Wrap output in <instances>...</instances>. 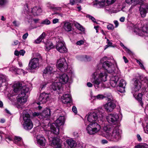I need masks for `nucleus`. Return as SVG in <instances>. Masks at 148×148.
<instances>
[{
	"label": "nucleus",
	"mask_w": 148,
	"mask_h": 148,
	"mask_svg": "<svg viewBox=\"0 0 148 148\" xmlns=\"http://www.w3.org/2000/svg\"><path fill=\"white\" fill-rule=\"evenodd\" d=\"M105 115L104 111L102 109L96 110L89 112L86 116L88 121L91 123L89 124L86 127V130L90 134H95L100 129V125L95 121H103Z\"/></svg>",
	"instance_id": "1"
},
{
	"label": "nucleus",
	"mask_w": 148,
	"mask_h": 148,
	"mask_svg": "<svg viewBox=\"0 0 148 148\" xmlns=\"http://www.w3.org/2000/svg\"><path fill=\"white\" fill-rule=\"evenodd\" d=\"M96 71L92 75L91 82L93 84L96 88L104 87L103 82L107 80V73L105 71L100 67H97Z\"/></svg>",
	"instance_id": "2"
},
{
	"label": "nucleus",
	"mask_w": 148,
	"mask_h": 148,
	"mask_svg": "<svg viewBox=\"0 0 148 148\" xmlns=\"http://www.w3.org/2000/svg\"><path fill=\"white\" fill-rule=\"evenodd\" d=\"M14 91L16 93L19 92L17 97V101L22 105L26 103L27 96L26 94L31 89L27 86L23 85L22 83L17 82L14 85Z\"/></svg>",
	"instance_id": "3"
},
{
	"label": "nucleus",
	"mask_w": 148,
	"mask_h": 148,
	"mask_svg": "<svg viewBox=\"0 0 148 148\" xmlns=\"http://www.w3.org/2000/svg\"><path fill=\"white\" fill-rule=\"evenodd\" d=\"M107 58L106 56L101 58L100 60L101 63L98 65L97 67H100L109 73H113L115 72V66L117 67V63L113 59L110 61H106Z\"/></svg>",
	"instance_id": "4"
},
{
	"label": "nucleus",
	"mask_w": 148,
	"mask_h": 148,
	"mask_svg": "<svg viewBox=\"0 0 148 148\" xmlns=\"http://www.w3.org/2000/svg\"><path fill=\"white\" fill-rule=\"evenodd\" d=\"M119 129V127L117 126L114 127L111 125H105L103 128L104 132L101 133L100 134L106 138H108V136L111 135L112 138L119 139L120 136Z\"/></svg>",
	"instance_id": "5"
},
{
	"label": "nucleus",
	"mask_w": 148,
	"mask_h": 148,
	"mask_svg": "<svg viewBox=\"0 0 148 148\" xmlns=\"http://www.w3.org/2000/svg\"><path fill=\"white\" fill-rule=\"evenodd\" d=\"M140 0H126V2L128 4L134 3V4H139L140 5L139 10L140 15L143 18L146 16V14L148 11V4L143 2H140Z\"/></svg>",
	"instance_id": "6"
},
{
	"label": "nucleus",
	"mask_w": 148,
	"mask_h": 148,
	"mask_svg": "<svg viewBox=\"0 0 148 148\" xmlns=\"http://www.w3.org/2000/svg\"><path fill=\"white\" fill-rule=\"evenodd\" d=\"M133 80L134 82V87L132 89V92L134 96L138 101L142 100V94L141 93H138V92L141 87V83L136 79H134Z\"/></svg>",
	"instance_id": "7"
},
{
	"label": "nucleus",
	"mask_w": 148,
	"mask_h": 148,
	"mask_svg": "<svg viewBox=\"0 0 148 148\" xmlns=\"http://www.w3.org/2000/svg\"><path fill=\"white\" fill-rule=\"evenodd\" d=\"M65 121L64 116H60L51 125L50 128L51 132L56 135L59 133V127L64 124Z\"/></svg>",
	"instance_id": "8"
},
{
	"label": "nucleus",
	"mask_w": 148,
	"mask_h": 148,
	"mask_svg": "<svg viewBox=\"0 0 148 148\" xmlns=\"http://www.w3.org/2000/svg\"><path fill=\"white\" fill-rule=\"evenodd\" d=\"M23 119L24 122L23 124L24 129L27 130L31 129L33 127V124L30 118L29 114L26 110H24L23 112Z\"/></svg>",
	"instance_id": "9"
},
{
	"label": "nucleus",
	"mask_w": 148,
	"mask_h": 148,
	"mask_svg": "<svg viewBox=\"0 0 148 148\" xmlns=\"http://www.w3.org/2000/svg\"><path fill=\"white\" fill-rule=\"evenodd\" d=\"M131 27L133 32L139 36H143L145 33H148V25L145 27H140V24H132Z\"/></svg>",
	"instance_id": "10"
},
{
	"label": "nucleus",
	"mask_w": 148,
	"mask_h": 148,
	"mask_svg": "<svg viewBox=\"0 0 148 148\" xmlns=\"http://www.w3.org/2000/svg\"><path fill=\"white\" fill-rule=\"evenodd\" d=\"M56 41V48L58 51L63 53L67 52V49L63 41L61 39L57 38Z\"/></svg>",
	"instance_id": "11"
},
{
	"label": "nucleus",
	"mask_w": 148,
	"mask_h": 148,
	"mask_svg": "<svg viewBox=\"0 0 148 148\" xmlns=\"http://www.w3.org/2000/svg\"><path fill=\"white\" fill-rule=\"evenodd\" d=\"M58 69L62 72H66L68 68L65 59L63 58H60L57 61Z\"/></svg>",
	"instance_id": "12"
},
{
	"label": "nucleus",
	"mask_w": 148,
	"mask_h": 148,
	"mask_svg": "<svg viewBox=\"0 0 148 148\" xmlns=\"http://www.w3.org/2000/svg\"><path fill=\"white\" fill-rule=\"evenodd\" d=\"M50 95L45 92H42L40 94L37 98V101L38 104L46 103L49 99Z\"/></svg>",
	"instance_id": "13"
},
{
	"label": "nucleus",
	"mask_w": 148,
	"mask_h": 148,
	"mask_svg": "<svg viewBox=\"0 0 148 148\" xmlns=\"http://www.w3.org/2000/svg\"><path fill=\"white\" fill-rule=\"evenodd\" d=\"M42 60V57L41 56H40L39 59L38 58H34L31 60L29 64V69L32 70L38 67L39 62Z\"/></svg>",
	"instance_id": "14"
},
{
	"label": "nucleus",
	"mask_w": 148,
	"mask_h": 148,
	"mask_svg": "<svg viewBox=\"0 0 148 148\" xmlns=\"http://www.w3.org/2000/svg\"><path fill=\"white\" fill-rule=\"evenodd\" d=\"M119 118L118 115L116 114H110L106 116L107 121L110 124L115 125L117 123Z\"/></svg>",
	"instance_id": "15"
},
{
	"label": "nucleus",
	"mask_w": 148,
	"mask_h": 148,
	"mask_svg": "<svg viewBox=\"0 0 148 148\" xmlns=\"http://www.w3.org/2000/svg\"><path fill=\"white\" fill-rule=\"evenodd\" d=\"M108 101L110 102L104 104L103 107L107 111L111 112L116 107V101L113 100V98L112 100L109 101L108 100Z\"/></svg>",
	"instance_id": "16"
},
{
	"label": "nucleus",
	"mask_w": 148,
	"mask_h": 148,
	"mask_svg": "<svg viewBox=\"0 0 148 148\" xmlns=\"http://www.w3.org/2000/svg\"><path fill=\"white\" fill-rule=\"evenodd\" d=\"M49 145L55 148H64L62 147V142L60 139H49Z\"/></svg>",
	"instance_id": "17"
},
{
	"label": "nucleus",
	"mask_w": 148,
	"mask_h": 148,
	"mask_svg": "<svg viewBox=\"0 0 148 148\" xmlns=\"http://www.w3.org/2000/svg\"><path fill=\"white\" fill-rule=\"evenodd\" d=\"M91 97L93 99H97L99 100H102L104 98H107L109 101L112 100L113 97L110 94H104V95L102 94H98L97 96H93L91 95Z\"/></svg>",
	"instance_id": "18"
},
{
	"label": "nucleus",
	"mask_w": 148,
	"mask_h": 148,
	"mask_svg": "<svg viewBox=\"0 0 148 148\" xmlns=\"http://www.w3.org/2000/svg\"><path fill=\"white\" fill-rule=\"evenodd\" d=\"M55 71L53 67L48 66L44 70L43 76H48V77L51 76L54 74Z\"/></svg>",
	"instance_id": "19"
},
{
	"label": "nucleus",
	"mask_w": 148,
	"mask_h": 148,
	"mask_svg": "<svg viewBox=\"0 0 148 148\" xmlns=\"http://www.w3.org/2000/svg\"><path fill=\"white\" fill-rule=\"evenodd\" d=\"M69 79V77L66 73L60 75L57 78V80L61 83L62 85L67 83L68 82Z\"/></svg>",
	"instance_id": "20"
},
{
	"label": "nucleus",
	"mask_w": 148,
	"mask_h": 148,
	"mask_svg": "<svg viewBox=\"0 0 148 148\" xmlns=\"http://www.w3.org/2000/svg\"><path fill=\"white\" fill-rule=\"evenodd\" d=\"M119 81V82L117 86V89L120 92H124L125 91V88L126 84V82L123 79L120 78Z\"/></svg>",
	"instance_id": "21"
},
{
	"label": "nucleus",
	"mask_w": 148,
	"mask_h": 148,
	"mask_svg": "<svg viewBox=\"0 0 148 148\" xmlns=\"http://www.w3.org/2000/svg\"><path fill=\"white\" fill-rule=\"evenodd\" d=\"M119 79L120 78L117 75L111 76L110 81L111 86L113 87H117L118 82L119 81Z\"/></svg>",
	"instance_id": "22"
},
{
	"label": "nucleus",
	"mask_w": 148,
	"mask_h": 148,
	"mask_svg": "<svg viewBox=\"0 0 148 148\" xmlns=\"http://www.w3.org/2000/svg\"><path fill=\"white\" fill-rule=\"evenodd\" d=\"M62 102L64 104L70 103L71 101V98L69 94H65L63 95L61 97Z\"/></svg>",
	"instance_id": "23"
},
{
	"label": "nucleus",
	"mask_w": 148,
	"mask_h": 148,
	"mask_svg": "<svg viewBox=\"0 0 148 148\" xmlns=\"http://www.w3.org/2000/svg\"><path fill=\"white\" fill-rule=\"evenodd\" d=\"M51 115L50 110L48 108L45 109L40 113V119H43Z\"/></svg>",
	"instance_id": "24"
},
{
	"label": "nucleus",
	"mask_w": 148,
	"mask_h": 148,
	"mask_svg": "<svg viewBox=\"0 0 148 148\" xmlns=\"http://www.w3.org/2000/svg\"><path fill=\"white\" fill-rule=\"evenodd\" d=\"M63 28L65 31L70 32L72 31V27L71 23L68 21H65L63 22Z\"/></svg>",
	"instance_id": "25"
},
{
	"label": "nucleus",
	"mask_w": 148,
	"mask_h": 148,
	"mask_svg": "<svg viewBox=\"0 0 148 148\" xmlns=\"http://www.w3.org/2000/svg\"><path fill=\"white\" fill-rule=\"evenodd\" d=\"M8 78L7 77L3 75H0V87L3 86H7Z\"/></svg>",
	"instance_id": "26"
},
{
	"label": "nucleus",
	"mask_w": 148,
	"mask_h": 148,
	"mask_svg": "<svg viewBox=\"0 0 148 148\" xmlns=\"http://www.w3.org/2000/svg\"><path fill=\"white\" fill-rule=\"evenodd\" d=\"M62 86V85L61 84V83H60L57 80L52 84L51 88L54 90H59L60 89Z\"/></svg>",
	"instance_id": "27"
},
{
	"label": "nucleus",
	"mask_w": 148,
	"mask_h": 148,
	"mask_svg": "<svg viewBox=\"0 0 148 148\" xmlns=\"http://www.w3.org/2000/svg\"><path fill=\"white\" fill-rule=\"evenodd\" d=\"M42 12V9L40 7L35 6L32 9V13L35 16L40 15Z\"/></svg>",
	"instance_id": "28"
},
{
	"label": "nucleus",
	"mask_w": 148,
	"mask_h": 148,
	"mask_svg": "<svg viewBox=\"0 0 148 148\" xmlns=\"http://www.w3.org/2000/svg\"><path fill=\"white\" fill-rule=\"evenodd\" d=\"M66 142L70 148H74L77 145L76 141L74 139H67Z\"/></svg>",
	"instance_id": "29"
},
{
	"label": "nucleus",
	"mask_w": 148,
	"mask_h": 148,
	"mask_svg": "<svg viewBox=\"0 0 148 148\" xmlns=\"http://www.w3.org/2000/svg\"><path fill=\"white\" fill-rule=\"evenodd\" d=\"M107 3H106V0H101V1H97L94 4V5H96L97 7L100 8L106 6Z\"/></svg>",
	"instance_id": "30"
},
{
	"label": "nucleus",
	"mask_w": 148,
	"mask_h": 148,
	"mask_svg": "<svg viewBox=\"0 0 148 148\" xmlns=\"http://www.w3.org/2000/svg\"><path fill=\"white\" fill-rule=\"evenodd\" d=\"M46 36L45 33L44 32H43L37 39L35 40V43L37 44L40 43L45 38Z\"/></svg>",
	"instance_id": "31"
},
{
	"label": "nucleus",
	"mask_w": 148,
	"mask_h": 148,
	"mask_svg": "<svg viewBox=\"0 0 148 148\" xmlns=\"http://www.w3.org/2000/svg\"><path fill=\"white\" fill-rule=\"evenodd\" d=\"M36 141L40 147H43L45 146L46 143L45 139H36Z\"/></svg>",
	"instance_id": "32"
},
{
	"label": "nucleus",
	"mask_w": 148,
	"mask_h": 148,
	"mask_svg": "<svg viewBox=\"0 0 148 148\" xmlns=\"http://www.w3.org/2000/svg\"><path fill=\"white\" fill-rule=\"evenodd\" d=\"M53 47V45L51 42L47 43L45 45V49L47 51H48Z\"/></svg>",
	"instance_id": "33"
},
{
	"label": "nucleus",
	"mask_w": 148,
	"mask_h": 148,
	"mask_svg": "<svg viewBox=\"0 0 148 148\" xmlns=\"http://www.w3.org/2000/svg\"><path fill=\"white\" fill-rule=\"evenodd\" d=\"M135 148H148V145L145 143L139 144L135 146Z\"/></svg>",
	"instance_id": "34"
},
{
	"label": "nucleus",
	"mask_w": 148,
	"mask_h": 148,
	"mask_svg": "<svg viewBox=\"0 0 148 148\" xmlns=\"http://www.w3.org/2000/svg\"><path fill=\"white\" fill-rule=\"evenodd\" d=\"M9 141L6 140L7 142L9 143V142L12 141L14 143L18 144V143L21 140V139H8Z\"/></svg>",
	"instance_id": "35"
},
{
	"label": "nucleus",
	"mask_w": 148,
	"mask_h": 148,
	"mask_svg": "<svg viewBox=\"0 0 148 148\" xmlns=\"http://www.w3.org/2000/svg\"><path fill=\"white\" fill-rule=\"evenodd\" d=\"M75 26L76 28L82 31L83 29V27L78 23H75Z\"/></svg>",
	"instance_id": "36"
},
{
	"label": "nucleus",
	"mask_w": 148,
	"mask_h": 148,
	"mask_svg": "<svg viewBox=\"0 0 148 148\" xmlns=\"http://www.w3.org/2000/svg\"><path fill=\"white\" fill-rule=\"evenodd\" d=\"M116 0H106V3L110 5L113 3Z\"/></svg>",
	"instance_id": "37"
},
{
	"label": "nucleus",
	"mask_w": 148,
	"mask_h": 148,
	"mask_svg": "<svg viewBox=\"0 0 148 148\" xmlns=\"http://www.w3.org/2000/svg\"><path fill=\"white\" fill-rule=\"evenodd\" d=\"M88 18L90 19H91L93 22L95 23H97V22L95 21V18L93 16H90L89 15H87L86 16Z\"/></svg>",
	"instance_id": "38"
},
{
	"label": "nucleus",
	"mask_w": 148,
	"mask_h": 148,
	"mask_svg": "<svg viewBox=\"0 0 148 148\" xmlns=\"http://www.w3.org/2000/svg\"><path fill=\"white\" fill-rule=\"evenodd\" d=\"M50 23V21L47 19H46L43 21L41 23V24H45V25H49Z\"/></svg>",
	"instance_id": "39"
},
{
	"label": "nucleus",
	"mask_w": 148,
	"mask_h": 148,
	"mask_svg": "<svg viewBox=\"0 0 148 148\" xmlns=\"http://www.w3.org/2000/svg\"><path fill=\"white\" fill-rule=\"evenodd\" d=\"M107 43L108 44V45L106 46V47L104 49H106L109 46H112V43L110 42L109 40L108 39H107Z\"/></svg>",
	"instance_id": "40"
},
{
	"label": "nucleus",
	"mask_w": 148,
	"mask_h": 148,
	"mask_svg": "<svg viewBox=\"0 0 148 148\" xmlns=\"http://www.w3.org/2000/svg\"><path fill=\"white\" fill-rule=\"evenodd\" d=\"M107 28L108 30H112L114 29V27L113 25L109 24L107 25Z\"/></svg>",
	"instance_id": "41"
},
{
	"label": "nucleus",
	"mask_w": 148,
	"mask_h": 148,
	"mask_svg": "<svg viewBox=\"0 0 148 148\" xmlns=\"http://www.w3.org/2000/svg\"><path fill=\"white\" fill-rule=\"evenodd\" d=\"M8 3L7 0H0V5H3Z\"/></svg>",
	"instance_id": "42"
},
{
	"label": "nucleus",
	"mask_w": 148,
	"mask_h": 148,
	"mask_svg": "<svg viewBox=\"0 0 148 148\" xmlns=\"http://www.w3.org/2000/svg\"><path fill=\"white\" fill-rule=\"evenodd\" d=\"M33 115L34 117L38 116L40 118V113L38 112H34L33 113Z\"/></svg>",
	"instance_id": "43"
},
{
	"label": "nucleus",
	"mask_w": 148,
	"mask_h": 148,
	"mask_svg": "<svg viewBox=\"0 0 148 148\" xmlns=\"http://www.w3.org/2000/svg\"><path fill=\"white\" fill-rule=\"evenodd\" d=\"M110 5H108L107 4H106V6H105V9L106 10L108 11H110L112 10V8L110 7H109Z\"/></svg>",
	"instance_id": "44"
},
{
	"label": "nucleus",
	"mask_w": 148,
	"mask_h": 148,
	"mask_svg": "<svg viewBox=\"0 0 148 148\" xmlns=\"http://www.w3.org/2000/svg\"><path fill=\"white\" fill-rule=\"evenodd\" d=\"M137 62L138 63L140 67H141V68L142 69H145V68L144 67V66L143 64L141 63L140 61H139L138 60H137Z\"/></svg>",
	"instance_id": "45"
},
{
	"label": "nucleus",
	"mask_w": 148,
	"mask_h": 148,
	"mask_svg": "<svg viewBox=\"0 0 148 148\" xmlns=\"http://www.w3.org/2000/svg\"><path fill=\"white\" fill-rule=\"evenodd\" d=\"M90 58L89 56L86 55L85 56L84 58V60L86 61H90Z\"/></svg>",
	"instance_id": "46"
},
{
	"label": "nucleus",
	"mask_w": 148,
	"mask_h": 148,
	"mask_svg": "<svg viewBox=\"0 0 148 148\" xmlns=\"http://www.w3.org/2000/svg\"><path fill=\"white\" fill-rule=\"evenodd\" d=\"M72 110L75 114L77 113V110L75 106H73L72 107Z\"/></svg>",
	"instance_id": "47"
},
{
	"label": "nucleus",
	"mask_w": 148,
	"mask_h": 148,
	"mask_svg": "<svg viewBox=\"0 0 148 148\" xmlns=\"http://www.w3.org/2000/svg\"><path fill=\"white\" fill-rule=\"evenodd\" d=\"M46 85V83H43L42 84H41L40 88V89H41V90H42L43 89V88L45 87Z\"/></svg>",
	"instance_id": "48"
},
{
	"label": "nucleus",
	"mask_w": 148,
	"mask_h": 148,
	"mask_svg": "<svg viewBox=\"0 0 148 148\" xmlns=\"http://www.w3.org/2000/svg\"><path fill=\"white\" fill-rule=\"evenodd\" d=\"M59 19L54 18L53 20L52 23L53 24H56L59 22Z\"/></svg>",
	"instance_id": "49"
},
{
	"label": "nucleus",
	"mask_w": 148,
	"mask_h": 148,
	"mask_svg": "<svg viewBox=\"0 0 148 148\" xmlns=\"http://www.w3.org/2000/svg\"><path fill=\"white\" fill-rule=\"evenodd\" d=\"M146 132L148 133V119L146 120Z\"/></svg>",
	"instance_id": "50"
},
{
	"label": "nucleus",
	"mask_w": 148,
	"mask_h": 148,
	"mask_svg": "<svg viewBox=\"0 0 148 148\" xmlns=\"http://www.w3.org/2000/svg\"><path fill=\"white\" fill-rule=\"evenodd\" d=\"M75 0H71L70 1V3L71 5H74L75 4H77Z\"/></svg>",
	"instance_id": "51"
},
{
	"label": "nucleus",
	"mask_w": 148,
	"mask_h": 148,
	"mask_svg": "<svg viewBox=\"0 0 148 148\" xmlns=\"http://www.w3.org/2000/svg\"><path fill=\"white\" fill-rule=\"evenodd\" d=\"M28 35V34L27 33H26L25 34H24L23 35V37H22V38H23V39L24 40L27 37Z\"/></svg>",
	"instance_id": "52"
},
{
	"label": "nucleus",
	"mask_w": 148,
	"mask_h": 148,
	"mask_svg": "<svg viewBox=\"0 0 148 148\" xmlns=\"http://www.w3.org/2000/svg\"><path fill=\"white\" fill-rule=\"evenodd\" d=\"M76 44L78 45H82L83 44V41L82 40L79 41L77 42Z\"/></svg>",
	"instance_id": "53"
},
{
	"label": "nucleus",
	"mask_w": 148,
	"mask_h": 148,
	"mask_svg": "<svg viewBox=\"0 0 148 148\" xmlns=\"http://www.w3.org/2000/svg\"><path fill=\"white\" fill-rule=\"evenodd\" d=\"M5 136V134L3 133V132L0 131V136L1 137V138H3L4 136Z\"/></svg>",
	"instance_id": "54"
},
{
	"label": "nucleus",
	"mask_w": 148,
	"mask_h": 148,
	"mask_svg": "<svg viewBox=\"0 0 148 148\" xmlns=\"http://www.w3.org/2000/svg\"><path fill=\"white\" fill-rule=\"evenodd\" d=\"M25 53L24 50H22L19 51V54L20 55L23 56Z\"/></svg>",
	"instance_id": "55"
},
{
	"label": "nucleus",
	"mask_w": 148,
	"mask_h": 148,
	"mask_svg": "<svg viewBox=\"0 0 148 148\" xmlns=\"http://www.w3.org/2000/svg\"><path fill=\"white\" fill-rule=\"evenodd\" d=\"M114 23L115 25V27H117L119 25L118 21H114Z\"/></svg>",
	"instance_id": "56"
},
{
	"label": "nucleus",
	"mask_w": 148,
	"mask_h": 148,
	"mask_svg": "<svg viewBox=\"0 0 148 148\" xmlns=\"http://www.w3.org/2000/svg\"><path fill=\"white\" fill-rule=\"evenodd\" d=\"M101 142L102 144H104L107 143L108 141L106 139H102L101 141Z\"/></svg>",
	"instance_id": "57"
},
{
	"label": "nucleus",
	"mask_w": 148,
	"mask_h": 148,
	"mask_svg": "<svg viewBox=\"0 0 148 148\" xmlns=\"http://www.w3.org/2000/svg\"><path fill=\"white\" fill-rule=\"evenodd\" d=\"M19 42V41L17 40H16L13 42V43L12 44L13 45H16L18 44Z\"/></svg>",
	"instance_id": "58"
},
{
	"label": "nucleus",
	"mask_w": 148,
	"mask_h": 148,
	"mask_svg": "<svg viewBox=\"0 0 148 148\" xmlns=\"http://www.w3.org/2000/svg\"><path fill=\"white\" fill-rule=\"evenodd\" d=\"M41 138H43V136L42 135H37L36 137V139H40Z\"/></svg>",
	"instance_id": "59"
},
{
	"label": "nucleus",
	"mask_w": 148,
	"mask_h": 148,
	"mask_svg": "<svg viewBox=\"0 0 148 148\" xmlns=\"http://www.w3.org/2000/svg\"><path fill=\"white\" fill-rule=\"evenodd\" d=\"M87 85L88 87H91L92 86V84L90 82H88L87 84Z\"/></svg>",
	"instance_id": "60"
},
{
	"label": "nucleus",
	"mask_w": 148,
	"mask_h": 148,
	"mask_svg": "<svg viewBox=\"0 0 148 148\" xmlns=\"http://www.w3.org/2000/svg\"><path fill=\"white\" fill-rule=\"evenodd\" d=\"M125 20V18L124 17H122L120 18V21L121 22H123Z\"/></svg>",
	"instance_id": "61"
},
{
	"label": "nucleus",
	"mask_w": 148,
	"mask_h": 148,
	"mask_svg": "<svg viewBox=\"0 0 148 148\" xmlns=\"http://www.w3.org/2000/svg\"><path fill=\"white\" fill-rule=\"evenodd\" d=\"M124 48H125V50L128 53H131V51L128 49H127L126 47H124Z\"/></svg>",
	"instance_id": "62"
},
{
	"label": "nucleus",
	"mask_w": 148,
	"mask_h": 148,
	"mask_svg": "<svg viewBox=\"0 0 148 148\" xmlns=\"http://www.w3.org/2000/svg\"><path fill=\"white\" fill-rule=\"evenodd\" d=\"M13 23L14 25L16 26H17L19 25V24L17 23L16 21H14L13 22Z\"/></svg>",
	"instance_id": "63"
},
{
	"label": "nucleus",
	"mask_w": 148,
	"mask_h": 148,
	"mask_svg": "<svg viewBox=\"0 0 148 148\" xmlns=\"http://www.w3.org/2000/svg\"><path fill=\"white\" fill-rule=\"evenodd\" d=\"M14 54L16 56H18L19 54V51H15L14 52Z\"/></svg>",
	"instance_id": "64"
}]
</instances>
